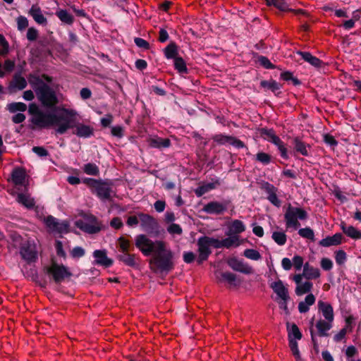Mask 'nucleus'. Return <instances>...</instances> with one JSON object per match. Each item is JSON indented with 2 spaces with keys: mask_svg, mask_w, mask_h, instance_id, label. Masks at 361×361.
Segmentation results:
<instances>
[{
  "mask_svg": "<svg viewBox=\"0 0 361 361\" xmlns=\"http://www.w3.org/2000/svg\"><path fill=\"white\" fill-rule=\"evenodd\" d=\"M28 113L32 116L30 118L32 130L48 129L56 126L55 132L59 135H63L68 130L73 128V125L69 117H75L77 115L75 110L66 108H63L59 114L44 111L35 103L29 104Z\"/></svg>",
  "mask_w": 361,
  "mask_h": 361,
  "instance_id": "nucleus-1",
  "label": "nucleus"
},
{
  "mask_svg": "<svg viewBox=\"0 0 361 361\" xmlns=\"http://www.w3.org/2000/svg\"><path fill=\"white\" fill-rule=\"evenodd\" d=\"M173 252L167 248L162 240H157V249L149 259L150 269L154 273L167 274L175 267Z\"/></svg>",
  "mask_w": 361,
  "mask_h": 361,
  "instance_id": "nucleus-2",
  "label": "nucleus"
},
{
  "mask_svg": "<svg viewBox=\"0 0 361 361\" xmlns=\"http://www.w3.org/2000/svg\"><path fill=\"white\" fill-rule=\"evenodd\" d=\"M35 94L42 106L47 109H55L59 102L56 92L48 84L38 88Z\"/></svg>",
  "mask_w": 361,
  "mask_h": 361,
  "instance_id": "nucleus-3",
  "label": "nucleus"
},
{
  "mask_svg": "<svg viewBox=\"0 0 361 361\" xmlns=\"http://www.w3.org/2000/svg\"><path fill=\"white\" fill-rule=\"evenodd\" d=\"M80 216L82 219L76 220L75 225L81 231L89 234H95L102 230L101 224L95 216L83 211L80 212Z\"/></svg>",
  "mask_w": 361,
  "mask_h": 361,
  "instance_id": "nucleus-4",
  "label": "nucleus"
},
{
  "mask_svg": "<svg viewBox=\"0 0 361 361\" xmlns=\"http://www.w3.org/2000/svg\"><path fill=\"white\" fill-rule=\"evenodd\" d=\"M307 217L308 214L305 209L300 207H294L289 204L284 214L286 227L287 229L293 228L296 230L300 226L298 219L305 220Z\"/></svg>",
  "mask_w": 361,
  "mask_h": 361,
  "instance_id": "nucleus-5",
  "label": "nucleus"
},
{
  "mask_svg": "<svg viewBox=\"0 0 361 361\" xmlns=\"http://www.w3.org/2000/svg\"><path fill=\"white\" fill-rule=\"evenodd\" d=\"M43 271L50 276L57 284L61 283L66 279H70L73 275L68 267L63 264H59L55 262H52L50 266H44Z\"/></svg>",
  "mask_w": 361,
  "mask_h": 361,
  "instance_id": "nucleus-6",
  "label": "nucleus"
},
{
  "mask_svg": "<svg viewBox=\"0 0 361 361\" xmlns=\"http://www.w3.org/2000/svg\"><path fill=\"white\" fill-rule=\"evenodd\" d=\"M114 183L109 179H98L97 183L92 190V193L94 194L99 199L102 200H109L111 199V193L112 192V186Z\"/></svg>",
  "mask_w": 361,
  "mask_h": 361,
  "instance_id": "nucleus-7",
  "label": "nucleus"
},
{
  "mask_svg": "<svg viewBox=\"0 0 361 361\" xmlns=\"http://www.w3.org/2000/svg\"><path fill=\"white\" fill-rule=\"evenodd\" d=\"M135 245L145 256L150 255L157 249V240L154 242L144 234L135 237Z\"/></svg>",
  "mask_w": 361,
  "mask_h": 361,
  "instance_id": "nucleus-8",
  "label": "nucleus"
},
{
  "mask_svg": "<svg viewBox=\"0 0 361 361\" xmlns=\"http://www.w3.org/2000/svg\"><path fill=\"white\" fill-rule=\"evenodd\" d=\"M138 216L142 231L149 235H157L159 233V224L152 216L139 213Z\"/></svg>",
  "mask_w": 361,
  "mask_h": 361,
  "instance_id": "nucleus-9",
  "label": "nucleus"
},
{
  "mask_svg": "<svg viewBox=\"0 0 361 361\" xmlns=\"http://www.w3.org/2000/svg\"><path fill=\"white\" fill-rule=\"evenodd\" d=\"M44 222L47 227L52 232L60 234L70 232V224L67 220L59 221L58 219L49 215L45 219Z\"/></svg>",
  "mask_w": 361,
  "mask_h": 361,
  "instance_id": "nucleus-10",
  "label": "nucleus"
},
{
  "mask_svg": "<svg viewBox=\"0 0 361 361\" xmlns=\"http://www.w3.org/2000/svg\"><path fill=\"white\" fill-rule=\"evenodd\" d=\"M20 255L27 263L35 262L37 259V252L35 245L29 240L23 241L20 244Z\"/></svg>",
  "mask_w": 361,
  "mask_h": 361,
  "instance_id": "nucleus-11",
  "label": "nucleus"
},
{
  "mask_svg": "<svg viewBox=\"0 0 361 361\" xmlns=\"http://www.w3.org/2000/svg\"><path fill=\"white\" fill-rule=\"evenodd\" d=\"M197 245L198 247L197 262L198 264H202L204 261L207 260L209 255L212 254V250L207 240V235L200 237L197 240Z\"/></svg>",
  "mask_w": 361,
  "mask_h": 361,
  "instance_id": "nucleus-12",
  "label": "nucleus"
},
{
  "mask_svg": "<svg viewBox=\"0 0 361 361\" xmlns=\"http://www.w3.org/2000/svg\"><path fill=\"white\" fill-rule=\"evenodd\" d=\"M227 264L233 271L243 273L244 274H251L253 273V269L247 263L243 262V259H239L235 257H230L227 260Z\"/></svg>",
  "mask_w": 361,
  "mask_h": 361,
  "instance_id": "nucleus-13",
  "label": "nucleus"
},
{
  "mask_svg": "<svg viewBox=\"0 0 361 361\" xmlns=\"http://www.w3.org/2000/svg\"><path fill=\"white\" fill-rule=\"evenodd\" d=\"M212 140L217 142L219 145H225L228 143L237 149L247 148L243 141L231 135H226L224 134H216L212 137Z\"/></svg>",
  "mask_w": 361,
  "mask_h": 361,
  "instance_id": "nucleus-14",
  "label": "nucleus"
},
{
  "mask_svg": "<svg viewBox=\"0 0 361 361\" xmlns=\"http://www.w3.org/2000/svg\"><path fill=\"white\" fill-rule=\"evenodd\" d=\"M228 202L225 201L219 202L217 201H212L206 204L202 211L209 214L219 215L224 214L228 209Z\"/></svg>",
  "mask_w": 361,
  "mask_h": 361,
  "instance_id": "nucleus-15",
  "label": "nucleus"
},
{
  "mask_svg": "<svg viewBox=\"0 0 361 361\" xmlns=\"http://www.w3.org/2000/svg\"><path fill=\"white\" fill-rule=\"evenodd\" d=\"M92 256L94 258L92 262V264L94 265L109 268L114 264L113 259L108 257L107 251L106 250H95L92 253Z\"/></svg>",
  "mask_w": 361,
  "mask_h": 361,
  "instance_id": "nucleus-16",
  "label": "nucleus"
},
{
  "mask_svg": "<svg viewBox=\"0 0 361 361\" xmlns=\"http://www.w3.org/2000/svg\"><path fill=\"white\" fill-rule=\"evenodd\" d=\"M116 257L118 260L123 262L125 265L132 268H137L140 264L138 255L130 254V252L118 254Z\"/></svg>",
  "mask_w": 361,
  "mask_h": 361,
  "instance_id": "nucleus-17",
  "label": "nucleus"
},
{
  "mask_svg": "<svg viewBox=\"0 0 361 361\" xmlns=\"http://www.w3.org/2000/svg\"><path fill=\"white\" fill-rule=\"evenodd\" d=\"M71 119V123L73 127H75V130L73 132V134L76 135L79 137L88 138L93 135L94 128L90 126L85 125L83 123H79L75 126L73 123V117H69Z\"/></svg>",
  "mask_w": 361,
  "mask_h": 361,
  "instance_id": "nucleus-18",
  "label": "nucleus"
},
{
  "mask_svg": "<svg viewBox=\"0 0 361 361\" xmlns=\"http://www.w3.org/2000/svg\"><path fill=\"white\" fill-rule=\"evenodd\" d=\"M270 287L281 300H290L288 288L281 279L271 283Z\"/></svg>",
  "mask_w": 361,
  "mask_h": 361,
  "instance_id": "nucleus-19",
  "label": "nucleus"
},
{
  "mask_svg": "<svg viewBox=\"0 0 361 361\" xmlns=\"http://www.w3.org/2000/svg\"><path fill=\"white\" fill-rule=\"evenodd\" d=\"M296 54L301 56V58L306 62L309 63L312 66L319 68L325 66V63L320 60L319 58L313 56L310 52L297 51Z\"/></svg>",
  "mask_w": 361,
  "mask_h": 361,
  "instance_id": "nucleus-20",
  "label": "nucleus"
},
{
  "mask_svg": "<svg viewBox=\"0 0 361 361\" xmlns=\"http://www.w3.org/2000/svg\"><path fill=\"white\" fill-rule=\"evenodd\" d=\"M27 82L25 78L21 76V72H17L13 75V80L8 85L10 92H13L14 89L22 90L27 87Z\"/></svg>",
  "mask_w": 361,
  "mask_h": 361,
  "instance_id": "nucleus-21",
  "label": "nucleus"
},
{
  "mask_svg": "<svg viewBox=\"0 0 361 361\" xmlns=\"http://www.w3.org/2000/svg\"><path fill=\"white\" fill-rule=\"evenodd\" d=\"M26 173L25 169L20 167L15 168L11 174V179L16 186L25 185Z\"/></svg>",
  "mask_w": 361,
  "mask_h": 361,
  "instance_id": "nucleus-22",
  "label": "nucleus"
},
{
  "mask_svg": "<svg viewBox=\"0 0 361 361\" xmlns=\"http://www.w3.org/2000/svg\"><path fill=\"white\" fill-rule=\"evenodd\" d=\"M318 310L322 313L325 320L333 322L334 319V309L330 303L325 302L322 300L318 302Z\"/></svg>",
  "mask_w": 361,
  "mask_h": 361,
  "instance_id": "nucleus-23",
  "label": "nucleus"
},
{
  "mask_svg": "<svg viewBox=\"0 0 361 361\" xmlns=\"http://www.w3.org/2000/svg\"><path fill=\"white\" fill-rule=\"evenodd\" d=\"M219 281L226 282L230 287L238 286L241 283V281L238 279L236 274L230 271L221 272L219 278Z\"/></svg>",
  "mask_w": 361,
  "mask_h": 361,
  "instance_id": "nucleus-24",
  "label": "nucleus"
},
{
  "mask_svg": "<svg viewBox=\"0 0 361 361\" xmlns=\"http://www.w3.org/2000/svg\"><path fill=\"white\" fill-rule=\"evenodd\" d=\"M343 235L341 233H336L332 236H327L322 240H321L319 243V245L328 247L333 245H338L342 243Z\"/></svg>",
  "mask_w": 361,
  "mask_h": 361,
  "instance_id": "nucleus-25",
  "label": "nucleus"
},
{
  "mask_svg": "<svg viewBox=\"0 0 361 361\" xmlns=\"http://www.w3.org/2000/svg\"><path fill=\"white\" fill-rule=\"evenodd\" d=\"M292 143L295 152L303 156L308 157L310 155L307 148H310V145L304 142L299 137H295Z\"/></svg>",
  "mask_w": 361,
  "mask_h": 361,
  "instance_id": "nucleus-26",
  "label": "nucleus"
},
{
  "mask_svg": "<svg viewBox=\"0 0 361 361\" xmlns=\"http://www.w3.org/2000/svg\"><path fill=\"white\" fill-rule=\"evenodd\" d=\"M264 190L268 195L267 200L274 206L278 207H280L281 201L279 200L276 193L277 188L273 185L269 183H266L264 185Z\"/></svg>",
  "mask_w": 361,
  "mask_h": 361,
  "instance_id": "nucleus-27",
  "label": "nucleus"
},
{
  "mask_svg": "<svg viewBox=\"0 0 361 361\" xmlns=\"http://www.w3.org/2000/svg\"><path fill=\"white\" fill-rule=\"evenodd\" d=\"M220 185L221 182L219 178L212 179V182L199 186L195 189V193L198 197H200L210 190L215 189L216 186Z\"/></svg>",
  "mask_w": 361,
  "mask_h": 361,
  "instance_id": "nucleus-28",
  "label": "nucleus"
},
{
  "mask_svg": "<svg viewBox=\"0 0 361 361\" xmlns=\"http://www.w3.org/2000/svg\"><path fill=\"white\" fill-rule=\"evenodd\" d=\"M148 144L152 148L163 149L169 148L171 145V142L169 138H162L157 136L150 137L148 140Z\"/></svg>",
  "mask_w": 361,
  "mask_h": 361,
  "instance_id": "nucleus-29",
  "label": "nucleus"
},
{
  "mask_svg": "<svg viewBox=\"0 0 361 361\" xmlns=\"http://www.w3.org/2000/svg\"><path fill=\"white\" fill-rule=\"evenodd\" d=\"M28 14L32 17L35 21L39 25H46L47 23V18L42 13L41 8L37 5H32L28 11Z\"/></svg>",
  "mask_w": 361,
  "mask_h": 361,
  "instance_id": "nucleus-30",
  "label": "nucleus"
},
{
  "mask_svg": "<svg viewBox=\"0 0 361 361\" xmlns=\"http://www.w3.org/2000/svg\"><path fill=\"white\" fill-rule=\"evenodd\" d=\"M260 87H262L264 89L269 90L276 96H279L281 94V92L279 90L282 88L283 85L276 82L275 80L270 79L269 80H261Z\"/></svg>",
  "mask_w": 361,
  "mask_h": 361,
  "instance_id": "nucleus-31",
  "label": "nucleus"
},
{
  "mask_svg": "<svg viewBox=\"0 0 361 361\" xmlns=\"http://www.w3.org/2000/svg\"><path fill=\"white\" fill-rule=\"evenodd\" d=\"M302 275L307 280L315 279L320 276V271L318 268L310 266L307 262L303 266Z\"/></svg>",
  "mask_w": 361,
  "mask_h": 361,
  "instance_id": "nucleus-32",
  "label": "nucleus"
},
{
  "mask_svg": "<svg viewBox=\"0 0 361 361\" xmlns=\"http://www.w3.org/2000/svg\"><path fill=\"white\" fill-rule=\"evenodd\" d=\"M332 322L327 320L319 319L316 324V328L318 331V335L320 337L328 336L327 333L332 328Z\"/></svg>",
  "mask_w": 361,
  "mask_h": 361,
  "instance_id": "nucleus-33",
  "label": "nucleus"
},
{
  "mask_svg": "<svg viewBox=\"0 0 361 361\" xmlns=\"http://www.w3.org/2000/svg\"><path fill=\"white\" fill-rule=\"evenodd\" d=\"M245 230V226L243 222L240 220L235 219L231 222L227 235H238V234L243 233Z\"/></svg>",
  "mask_w": 361,
  "mask_h": 361,
  "instance_id": "nucleus-34",
  "label": "nucleus"
},
{
  "mask_svg": "<svg viewBox=\"0 0 361 361\" xmlns=\"http://www.w3.org/2000/svg\"><path fill=\"white\" fill-rule=\"evenodd\" d=\"M55 14L64 24L71 25L74 23V16L66 9H59L56 11Z\"/></svg>",
  "mask_w": 361,
  "mask_h": 361,
  "instance_id": "nucleus-35",
  "label": "nucleus"
},
{
  "mask_svg": "<svg viewBox=\"0 0 361 361\" xmlns=\"http://www.w3.org/2000/svg\"><path fill=\"white\" fill-rule=\"evenodd\" d=\"M164 56L168 59H175L178 56V46L175 42H171L164 49Z\"/></svg>",
  "mask_w": 361,
  "mask_h": 361,
  "instance_id": "nucleus-36",
  "label": "nucleus"
},
{
  "mask_svg": "<svg viewBox=\"0 0 361 361\" xmlns=\"http://www.w3.org/2000/svg\"><path fill=\"white\" fill-rule=\"evenodd\" d=\"M288 337L289 339H293V341L300 340L302 337V333L300 332L298 326L293 323L289 326V323L287 324Z\"/></svg>",
  "mask_w": 361,
  "mask_h": 361,
  "instance_id": "nucleus-37",
  "label": "nucleus"
},
{
  "mask_svg": "<svg viewBox=\"0 0 361 361\" xmlns=\"http://www.w3.org/2000/svg\"><path fill=\"white\" fill-rule=\"evenodd\" d=\"M28 82L32 87L35 92L37 91L38 88H41L42 87L47 84L39 76L34 74L29 75Z\"/></svg>",
  "mask_w": 361,
  "mask_h": 361,
  "instance_id": "nucleus-38",
  "label": "nucleus"
},
{
  "mask_svg": "<svg viewBox=\"0 0 361 361\" xmlns=\"http://www.w3.org/2000/svg\"><path fill=\"white\" fill-rule=\"evenodd\" d=\"M226 238L222 240V247L229 249L232 247H238L240 245L238 235H233Z\"/></svg>",
  "mask_w": 361,
  "mask_h": 361,
  "instance_id": "nucleus-39",
  "label": "nucleus"
},
{
  "mask_svg": "<svg viewBox=\"0 0 361 361\" xmlns=\"http://www.w3.org/2000/svg\"><path fill=\"white\" fill-rule=\"evenodd\" d=\"M271 238L280 246L284 245L287 241V235L283 231H274L271 235Z\"/></svg>",
  "mask_w": 361,
  "mask_h": 361,
  "instance_id": "nucleus-40",
  "label": "nucleus"
},
{
  "mask_svg": "<svg viewBox=\"0 0 361 361\" xmlns=\"http://www.w3.org/2000/svg\"><path fill=\"white\" fill-rule=\"evenodd\" d=\"M174 68L180 74L188 73V69L186 66L185 61L180 56L174 59Z\"/></svg>",
  "mask_w": 361,
  "mask_h": 361,
  "instance_id": "nucleus-41",
  "label": "nucleus"
},
{
  "mask_svg": "<svg viewBox=\"0 0 361 361\" xmlns=\"http://www.w3.org/2000/svg\"><path fill=\"white\" fill-rule=\"evenodd\" d=\"M6 109L11 113L24 112L27 110V105L23 102H12L7 105Z\"/></svg>",
  "mask_w": 361,
  "mask_h": 361,
  "instance_id": "nucleus-42",
  "label": "nucleus"
},
{
  "mask_svg": "<svg viewBox=\"0 0 361 361\" xmlns=\"http://www.w3.org/2000/svg\"><path fill=\"white\" fill-rule=\"evenodd\" d=\"M313 284L312 282L305 281L302 284H299L296 286L295 293L297 295H302L311 291Z\"/></svg>",
  "mask_w": 361,
  "mask_h": 361,
  "instance_id": "nucleus-43",
  "label": "nucleus"
},
{
  "mask_svg": "<svg viewBox=\"0 0 361 361\" xmlns=\"http://www.w3.org/2000/svg\"><path fill=\"white\" fill-rule=\"evenodd\" d=\"M119 244V251L123 252H130L134 250V247L131 245L130 241L123 237H120L118 240Z\"/></svg>",
  "mask_w": 361,
  "mask_h": 361,
  "instance_id": "nucleus-44",
  "label": "nucleus"
},
{
  "mask_svg": "<svg viewBox=\"0 0 361 361\" xmlns=\"http://www.w3.org/2000/svg\"><path fill=\"white\" fill-rule=\"evenodd\" d=\"M84 173L90 176H98L99 174V167L94 163H87L82 167Z\"/></svg>",
  "mask_w": 361,
  "mask_h": 361,
  "instance_id": "nucleus-45",
  "label": "nucleus"
},
{
  "mask_svg": "<svg viewBox=\"0 0 361 361\" xmlns=\"http://www.w3.org/2000/svg\"><path fill=\"white\" fill-rule=\"evenodd\" d=\"M17 201L28 209L32 208L35 205L33 200L23 193L18 194Z\"/></svg>",
  "mask_w": 361,
  "mask_h": 361,
  "instance_id": "nucleus-46",
  "label": "nucleus"
},
{
  "mask_svg": "<svg viewBox=\"0 0 361 361\" xmlns=\"http://www.w3.org/2000/svg\"><path fill=\"white\" fill-rule=\"evenodd\" d=\"M257 61L262 67L266 69H274L276 68V66L273 64L267 56L257 55Z\"/></svg>",
  "mask_w": 361,
  "mask_h": 361,
  "instance_id": "nucleus-47",
  "label": "nucleus"
},
{
  "mask_svg": "<svg viewBox=\"0 0 361 361\" xmlns=\"http://www.w3.org/2000/svg\"><path fill=\"white\" fill-rule=\"evenodd\" d=\"M298 234L302 238L310 240L312 241H314V231L310 227H306V228H302L299 229Z\"/></svg>",
  "mask_w": 361,
  "mask_h": 361,
  "instance_id": "nucleus-48",
  "label": "nucleus"
},
{
  "mask_svg": "<svg viewBox=\"0 0 361 361\" xmlns=\"http://www.w3.org/2000/svg\"><path fill=\"white\" fill-rule=\"evenodd\" d=\"M259 136L269 142L272 136L276 133L273 128H261L258 130Z\"/></svg>",
  "mask_w": 361,
  "mask_h": 361,
  "instance_id": "nucleus-49",
  "label": "nucleus"
},
{
  "mask_svg": "<svg viewBox=\"0 0 361 361\" xmlns=\"http://www.w3.org/2000/svg\"><path fill=\"white\" fill-rule=\"evenodd\" d=\"M348 237L353 240L361 239V231L357 230L353 226H348V230L345 233Z\"/></svg>",
  "mask_w": 361,
  "mask_h": 361,
  "instance_id": "nucleus-50",
  "label": "nucleus"
},
{
  "mask_svg": "<svg viewBox=\"0 0 361 361\" xmlns=\"http://www.w3.org/2000/svg\"><path fill=\"white\" fill-rule=\"evenodd\" d=\"M255 159L264 165H268L271 161V157L269 154L259 152L256 154Z\"/></svg>",
  "mask_w": 361,
  "mask_h": 361,
  "instance_id": "nucleus-51",
  "label": "nucleus"
},
{
  "mask_svg": "<svg viewBox=\"0 0 361 361\" xmlns=\"http://www.w3.org/2000/svg\"><path fill=\"white\" fill-rule=\"evenodd\" d=\"M243 255L247 259L252 260H259L261 259L260 253L254 249H246L243 252Z\"/></svg>",
  "mask_w": 361,
  "mask_h": 361,
  "instance_id": "nucleus-52",
  "label": "nucleus"
},
{
  "mask_svg": "<svg viewBox=\"0 0 361 361\" xmlns=\"http://www.w3.org/2000/svg\"><path fill=\"white\" fill-rule=\"evenodd\" d=\"M289 348L295 357V358L298 360L300 358V350L298 349V342L297 341H293V339H289L288 341Z\"/></svg>",
  "mask_w": 361,
  "mask_h": 361,
  "instance_id": "nucleus-53",
  "label": "nucleus"
},
{
  "mask_svg": "<svg viewBox=\"0 0 361 361\" xmlns=\"http://www.w3.org/2000/svg\"><path fill=\"white\" fill-rule=\"evenodd\" d=\"M335 260L337 264L343 265L347 260L346 252L343 250L335 252Z\"/></svg>",
  "mask_w": 361,
  "mask_h": 361,
  "instance_id": "nucleus-54",
  "label": "nucleus"
},
{
  "mask_svg": "<svg viewBox=\"0 0 361 361\" xmlns=\"http://www.w3.org/2000/svg\"><path fill=\"white\" fill-rule=\"evenodd\" d=\"M32 151L41 158L46 157L49 155L48 150L41 146L33 147Z\"/></svg>",
  "mask_w": 361,
  "mask_h": 361,
  "instance_id": "nucleus-55",
  "label": "nucleus"
},
{
  "mask_svg": "<svg viewBox=\"0 0 361 361\" xmlns=\"http://www.w3.org/2000/svg\"><path fill=\"white\" fill-rule=\"evenodd\" d=\"M16 20L18 30L22 31L28 27V20L26 17L20 16Z\"/></svg>",
  "mask_w": 361,
  "mask_h": 361,
  "instance_id": "nucleus-56",
  "label": "nucleus"
},
{
  "mask_svg": "<svg viewBox=\"0 0 361 361\" xmlns=\"http://www.w3.org/2000/svg\"><path fill=\"white\" fill-rule=\"evenodd\" d=\"M324 142L330 147H336L338 144V141L335 139V137L330 134H324L323 136Z\"/></svg>",
  "mask_w": 361,
  "mask_h": 361,
  "instance_id": "nucleus-57",
  "label": "nucleus"
},
{
  "mask_svg": "<svg viewBox=\"0 0 361 361\" xmlns=\"http://www.w3.org/2000/svg\"><path fill=\"white\" fill-rule=\"evenodd\" d=\"M303 262L304 259L300 255H295L292 260L293 265L297 271L300 270L301 268L304 266Z\"/></svg>",
  "mask_w": 361,
  "mask_h": 361,
  "instance_id": "nucleus-58",
  "label": "nucleus"
},
{
  "mask_svg": "<svg viewBox=\"0 0 361 361\" xmlns=\"http://www.w3.org/2000/svg\"><path fill=\"white\" fill-rule=\"evenodd\" d=\"M167 231L170 234L177 235H180L183 233L182 228L179 224H171V225H169V227L167 228Z\"/></svg>",
  "mask_w": 361,
  "mask_h": 361,
  "instance_id": "nucleus-59",
  "label": "nucleus"
},
{
  "mask_svg": "<svg viewBox=\"0 0 361 361\" xmlns=\"http://www.w3.org/2000/svg\"><path fill=\"white\" fill-rule=\"evenodd\" d=\"M134 42L136 44V46H137L140 48L146 50L150 48L149 43L142 38L135 37L134 39Z\"/></svg>",
  "mask_w": 361,
  "mask_h": 361,
  "instance_id": "nucleus-60",
  "label": "nucleus"
},
{
  "mask_svg": "<svg viewBox=\"0 0 361 361\" xmlns=\"http://www.w3.org/2000/svg\"><path fill=\"white\" fill-rule=\"evenodd\" d=\"M355 317L353 315H349L345 319V326L347 331L351 332L355 324Z\"/></svg>",
  "mask_w": 361,
  "mask_h": 361,
  "instance_id": "nucleus-61",
  "label": "nucleus"
},
{
  "mask_svg": "<svg viewBox=\"0 0 361 361\" xmlns=\"http://www.w3.org/2000/svg\"><path fill=\"white\" fill-rule=\"evenodd\" d=\"M85 254V250L82 247H75L71 252V255L73 258H80L83 257Z\"/></svg>",
  "mask_w": 361,
  "mask_h": 361,
  "instance_id": "nucleus-62",
  "label": "nucleus"
},
{
  "mask_svg": "<svg viewBox=\"0 0 361 361\" xmlns=\"http://www.w3.org/2000/svg\"><path fill=\"white\" fill-rule=\"evenodd\" d=\"M123 128L121 126L111 127V133L114 137L121 138L123 137Z\"/></svg>",
  "mask_w": 361,
  "mask_h": 361,
  "instance_id": "nucleus-63",
  "label": "nucleus"
},
{
  "mask_svg": "<svg viewBox=\"0 0 361 361\" xmlns=\"http://www.w3.org/2000/svg\"><path fill=\"white\" fill-rule=\"evenodd\" d=\"M38 37V31L35 27H29L27 32V39L30 41L33 42L37 39Z\"/></svg>",
  "mask_w": 361,
  "mask_h": 361,
  "instance_id": "nucleus-64",
  "label": "nucleus"
}]
</instances>
